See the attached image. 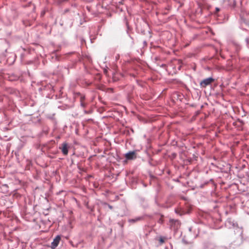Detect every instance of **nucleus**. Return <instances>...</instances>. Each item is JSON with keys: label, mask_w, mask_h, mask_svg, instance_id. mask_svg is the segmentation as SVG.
I'll list each match as a JSON object with an SVG mask.
<instances>
[{"label": "nucleus", "mask_w": 249, "mask_h": 249, "mask_svg": "<svg viewBox=\"0 0 249 249\" xmlns=\"http://www.w3.org/2000/svg\"><path fill=\"white\" fill-rule=\"evenodd\" d=\"M213 81L214 79L212 77L204 79L200 83V86L202 88H205L210 85Z\"/></svg>", "instance_id": "f257e3e1"}, {"label": "nucleus", "mask_w": 249, "mask_h": 249, "mask_svg": "<svg viewBox=\"0 0 249 249\" xmlns=\"http://www.w3.org/2000/svg\"><path fill=\"white\" fill-rule=\"evenodd\" d=\"M125 158L127 160H132L136 158V153L135 151H129L125 154Z\"/></svg>", "instance_id": "f03ea898"}, {"label": "nucleus", "mask_w": 249, "mask_h": 249, "mask_svg": "<svg viewBox=\"0 0 249 249\" xmlns=\"http://www.w3.org/2000/svg\"><path fill=\"white\" fill-rule=\"evenodd\" d=\"M61 236L60 235H57L53 240V241L51 243V248L52 249H54L56 247H57L58 245Z\"/></svg>", "instance_id": "7ed1b4c3"}, {"label": "nucleus", "mask_w": 249, "mask_h": 249, "mask_svg": "<svg viewBox=\"0 0 249 249\" xmlns=\"http://www.w3.org/2000/svg\"><path fill=\"white\" fill-rule=\"evenodd\" d=\"M225 225L229 228L234 227L237 225V223L234 222V220H232L231 218L227 219V220L226 221Z\"/></svg>", "instance_id": "20e7f679"}, {"label": "nucleus", "mask_w": 249, "mask_h": 249, "mask_svg": "<svg viewBox=\"0 0 249 249\" xmlns=\"http://www.w3.org/2000/svg\"><path fill=\"white\" fill-rule=\"evenodd\" d=\"M68 145L67 143H63L59 148L61 150L62 153L64 155H67L68 153Z\"/></svg>", "instance_id": "39448f33"}, {"label": "nucleus", "mask_w": 249, "mask_h": 249, "mask_svg": "<svg viewBox=\"0 0 249 249\" xmlns=\"http://www.w3.org/2000/svg\"><path fill=\"white\" fill-rule=\"evenodd\" d=\"M143 219L142 216H138L135 218L130 219L128 221L131 223H134L137 222L138 221H140Z\"/></svg>", "instance_id": "423d86ee"}, {"label": "nucleus", "mask_w": 249, "mask_h": 249, "mask_svg": "<svg viewBox=\"0 0 249 249\" xmlns=\"http://www.w3.org/2000/svg\"><path fill=\"white\" fill-rule=\"evenodd\" d=\"M212 249H227V248L224 246L215 245Z\"/></svg>", "instance_id": "0eeeda50"}, {"label": "nucleus", "mask_w": 249, "mask_h": 249, "mask_svg": "<svg viewBox=\"0 0 249 249\" xmlns=\"http://www.w3.org/2000/svg\"><path fill=\"white\" fill-rule=\"evenodd\" d=\"M175 212L176 213L180 215H182L185 213V212L181 210H175Z\"/></svg>", "instance_id": "6e6552de"}, {"label": "nucleus", "mask_w": 249, "mask_h": 249, "mask_svg": "<svg viewBox=\"0 0 249 249\" xmlns=\"http://www.w3.org/2000/svg\"><path fill=\"white\" fill-rule=\"evenodd\" d=\"M240 230H241V231H240V236H241L242 241H243V231L241 229Z\"/></svg>", "instance_id": "1a4fd4ad"}, {"label": "nucleus", "mask_w": 249, "mask_h": 249, "mask_svg": "<svg viewBox=\"0 0 249 249\" xmlns=\"http://www.w3.org/2000/svg\"><path fill=\"white\" fill-rule=\"evenodd\" d=\"M160 242L161 243H163L164 242V239L162 237H160Z\"/></svg>", "instance_id": "9d476101"}, {"label": "nucleus", "mask_w": 249, "mask_h": 249, "mask_svg": "<svg viewBox=\"0 0 249 249\" xmlns=\"http://www.w3.org/2000/svg\"><path fill=\"white\" fill-rule=\"evenodd\" d=\"M81 106L82 107H84L86 106V105H85V104L84 102H81Z\"/></svg>", "instance_id": "9b49d317"}, {"label": "nucleus", "mask_w": 249, "mask_h": 249, "mask_svg": "<svg viewBox=\"0 0 249 249\" xmlns=\"http://www.w3.org/2000/svg\"><path fill=\"white\" fill-rule=\"evenodd\" d=\"M182 241L184 244H188V242L184 239H182Z\"/></svg>", "instance_id": "f8f14e48"}, {"label": "nucleus", "mask_w": 249, "mask_h": 249, "mask_svg": "<svg viewBox=\"0 0 249 249\" xmlns=\"http://www.w3.org/2000/svg\"><path fill=\"white\" fill-rule=\"evenodd\" d=\"M108 207L109 208V209H112V206H110V205H108Z\"/></svg>", "instance_id": "ddd939ff"}, {"label": "nucleus", "mask_w": 249, "mask_h": 249, "mask_svg": "<svg viewBox=\"0 0 249 249\" xmlns=\"http://www.w3.org/2000/svg\"><path fill=\"white\" fill-rule=\"evenodd\" d=\"M216 11H219V9L218 8H216Z\"/></svg>", "instance_id": "4468645a"}]
</instances>
